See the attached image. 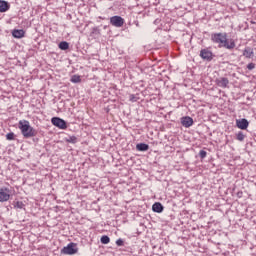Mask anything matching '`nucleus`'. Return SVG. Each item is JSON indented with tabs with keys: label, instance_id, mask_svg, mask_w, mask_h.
Masks as SVG:
<instances>
[{
	"label": "nucleus",
	"instance_id": "obj_4",
	"mask_svg": "<svg viewBox=\"0 0 256 256\" xmlns=\"http://www.w3.org/2000/svg\"><path fill=\"white\" fill-rule=\"evenodd\" d=\"M51 123L54 127H58V129H67V122L59 117H53Z\"/></svg>",
	"mask_w": 256,
	"mask_h": 256
},
{
	"label": "nucleus",
	"instance_id": "obj_11",
	"mask_svg": "<svg viewBox=\"0 0 256 256\" xmlns=\"http://www.w3.org/2000/svg\"><path fill=\"white\" fill-rule=\"evenodd\" d=\"M243 57H246V59H253V57H255V52H253V48L247 46L243 51Z\"/></svg>",
	"mask_w": 256,
	"mask_h": 256
},
{
	"label": "nucleus",
	"instance_id": "obj_18",
	"mask_svg": "<svg viewBox=\"0 0 256 256\" xmlns=\"http://www.w3.org/2000/svg\"><path fill=\"white\" fill-rule=\"evenodd\" d=\"M100 242L102 245H109V243H111V238H109L107 235H103L100 239Z\"/></svg>",
	"mask_w": 256,
	"mask_h": 256
},
{
	"label": "nucleus",
	"instance_id": "obj_29",
	"mask_svg": "<svg viewBox=\"0 0 256 256\" xmlns=\"http://www.w3.org/2000/svg\"><path fill=\"white\" fill-rule=\"evenodd\" d=\"M252 24H255V22L251 21Z\"/></svg>",
	"mask_w": 256,
	"mask_h": 256
},
{
	"label": "nucleus",
	"instance_id": "obj_7",
	"mask_svg": "<svg viewBox=\"0 0 256 256\" xmlns=\"http://www.w3.org/2000/svg\"><path fill=\"white\" fill-rule=\"evenodd\" d=\"M110 23L113 27H123L125 20L121 16H113L110 18Z\"/></svg>",
	"mask_w": 256,
	"mask_h": 256
},
{
	"label": "nucleus",
	"instance_id": "obj_17",
	"mask_svg": "<svg viewBox=\"0 0 256 256\" xmlns=\"http://www.w3.org/2000/svg\"><path fill=\"white\" fill-rule=\"evenodd\" d=\"M58 47L61 49V51H67V49H69V42L62 41L58 44Z\"/></svg>",
	"mask_w": 256,
	"mask_h": 256
},
{
	"label": "nucleus",
	"instance_id": "obj_8",
	"mask_svg": "<svg viewBox=\"0 0 256 256\" xmlns=\"http://www.w3.org/2000/svg\"><path fill=\"white\" fill-rule=\"evenodd\" d=\"M215 83L218 87H222L223 89H227L229 87V78L221 77L215 80Z\"/></svg>",
	"mask_w": 256,
	"mask_h": 256
},
{
	"label": "nucleus",
	"instance_id": "obj_25",
	"mask_svg": "<svg viewBox=\"0 0 256 256\" xmlns=\"http://www.w3.org/2000/svg\"><path fill=\"white\" fill-rule=\"evenodd\" d=\"M116 245H117V247H123V245H125V241H123V239L119 238L116 241Z\"/></svg>",
	"mask_w": 256,
	"mask_h": 256
},
{
	"label": "nucleus",
	"instance_id": "obj_21",
	"mask_svg": "<svg viewBox=\"0 0 256 256\" xmlns=\"http://www.w3.org/2000/svg\"><path fill=\"white\" fill-rule=\"evenodd\" d=\"M236 139H237V141H245V134H243V132L239 131L236 134Z\"/></svg>",
	"mask_w": 256,
	"mask_h": 256
},
{
	"label": "nucleus",
	"instance_id": "obj_28",
	"mask_svg": "<svg viewBox=\"0 0 256 256\" xmlns=\"http://www.w3.org/2000/svg\"><path fill=\"white\" fill-rule=\"evenodd\" d=\"M93 33H99V28L94 27V28H93Z\"/></svg>",
	"mask_w": 256,
	"mask_h": 256
},
{
	"label": "nucleus",
	"instance_id": "obj_5",
	"mask_svg": "<svg viewBox=\"0 0 256 256\" xmlns=\"http://www.w3.org/2000/svg\"><path fill=\"white\" fill-rule=\"evenodd\" d=\"M200 57L203 61H213V52L209 48H204L200 51Z\"/></svg>",
	"mask_w": 256,
	"mask_h": 256
},
{
	"label": "nucleus",
	"instance_id": "obj_24",
	"mask_svg": "<svg viewBox=\"0 0 256 256\" xmlns=\"http://www.w3.org/2000/svg\"><path fill=\"white\" fill-rule=\"evenodd\" d=\"M199 157H200V159H205V157H207V151L200 150Z\"/></svg>",
	"mask_w": 256,
	"mask_h": 256
},
{
	"label": "nucleus",
	"instance_id": "obj_19",
	"mask_svg": "<svg viewBox=\"0 0 256 256\" xmlns=\"http://www.w3.org/2000/svg\"><path fill=\"white\" fill-rule=\"evenodd\" d=\"M66 143H72L73 145H75V143H77V137L76 136H69L67 138H65Z\"/></svg>",
	"mask_w": 256,
	"mask_h": 256
},
{
	"label": "nucleus",
	"instance_id": "obj_20",
	"mask_svg": "<svg viewBox=\"0 0 256 256\" xmlns=\"http://www.w3.org/2000/svg\"><path fill=\"white\" fill-rule=\"evenodd\" d=\"M71 83H81V76L73 75L70 79Z\"/></svg>",
	"mask_w": 256,
	"mask_h": 256
},
{
	"label": "nucleus",
	"instance_id": "obj_2",
	"mask_svg": "<svg viewBox=\"0 0 256 256\" xmlns=\"http://www.w3.org/2000/svg\"><path fill=\"white\" fill-rule=\"evenodd\" d=\"M18 129H20L24 139H31V137H37V130L31 126L28 120H20L18 122Z\"/></svg>",
	"mask_w": 256,
	"mask_h": 256
},
{
	"label": "nucleus",
	"instance_id": "obj_6",
	"mask_svg": "<svg viewBox=\"0 0 256 256\" xmlns=\"http://www.w3.org/2000/svg\"><path fill=\"white\" fill-rule=\"evenodd\" d=\"M9 193H11V190H9V188L4 187L0 189V203H5V201H9L11 197Z\"/></svg>",
	"mask_w": 256,
	"mask_h": 256
},
{
	"label": "nucleus",
	"instance_id": "obj_9",
	"mask_svg": "<svg viewBox=\"0 0 256 256\" xmlns=\"http://www.w3.org/2000/svg\"><path fill=\"white\" fill-rule=\"evenodd\" d=\"M236 126L238 127V129H242V131H245L249 127V120L245 118L238 119L236 120Z\"/></svg>",
	"mask_w": 256,
	"mask_h": 256
},
{
	"label": "nucleus",
	"instance_id": "obj_12",
	"mask_svg": "<svg viewBox=\"0 0 256 256\" xmlns=\"http://www.w3.org/2000/svg\"><path fill=\"white\" fill-rule=\"evenodd\" d=\"M165 207L163 206V204H161V202H155L152 205V211L154 213H163Z\"/></svg>",
	"mask_w": 256,
	"mask_h": 256
},
{
	"label": "nucleus",
	"instance_id": "obj_15",
	"mask_svg": "<svg viewBox=\"0 0 256 256\" xmlns=\"http://www.w3.org/2000/svg\"><path fill=\"white\" fill-rule=\"evenodd\" d=\"M137 151H149V144L139 143L136 145Z\"/></svg>",
	"mask_w": 256,
	"mask_h": 256
},
{
	"label": "nucleus",
	"instance_id": "obj_3",
	"mask_svg": "<svg viewBox=\"0 0 256 256\" xmlns=\"http://www.w3.org/2000/svg\"><path fill=\"white\" fill-rule=\"evenodd\" d=\"M79 249L77 248L76 243H69L66 247L62 248L61 253L64 255H75Z\"/></svg>",
	"mask_w": 256,
	"mask_h": 256
},
{
	"label": "nucleus",
	"instance_id": "obj_10",
	"mask_svg": "<svg viewBox=\"0 0 256 256\" xmlns=\"http://www.w3.org/2000/svg\"><path fill=\"white\" fill-rule=\"evenodd\" d=\"M12 37H14V39H23V37H25V30H23V29H14L12 31Z\"/></svg>",
	"mask_w": 256,
	"mask_h": 256
},
{
	"label": "nucleus",
	"instance_id": "obj_27",
	"mask_svg": "<svg viewBox=\"0 0 256 256\" xmlns=\"http://www.w3.org/2000/svg\"><path fill=\"white\" fill-rule=\"evenodd\" d=\"M236 195L238 199H241L243 197V191H238Z\"/></svg>",
	"mask_w": 256,
	"mask_h": 256
},
{
	"label": "nucleus",
	"instance_id": "obj_14",
	"mask_svg": "<svg viewBox=\"0 0 256 256\" xmlns=\"http://www.w3.org/2000/svg\"><path fill=\"white\" fill-rule=\"evenodd\" d=\"M10 8L11 5L9 4V2L5 0H0V13H6V11H9Z\"/></svg>",
	"mask_w": 256,
	"mask_h": 256
},
{
	"label": "nucleus",
	"instance_id": "obj_23",
	"mask_svg": "<svg viewBox=\"0 0 256 256\" xmlns=\"http://www.w3.org/2000/svg\"><path fill=\"white\" fill-rule=\"evenodd\" d=\"M129 101H131L132 103H135L139 101V97H136L134 94H130Z\"/></svg>",
	"mask_w": 256,
	"mask_h": 256
},
{
	"label": "nucleus",
	"instance_id": "obj_1",
	"mask_svg": "<svg viewBox=\"0 0 256 256\" xmlns=\"http://www.w3.org/2000/svg\"><path fill=\"white\" fill-rule=\"evenodd\" d=\"M212 43H216L218 47H224V49H228L229 51L235 49L236 44L234 39H227V33H213L211 34Z\"/></svg>",
	"mask_w": 256,
	"mask_h": 256
},
{
	"label": "nucleus",
	"instance_id": "obj_22",
	"mask_svg": "<svg viewBox=\"0 0 256 256\" xmlns=\"http://www.w3.org/2000/svg\"><path fill=\"white\" fill-rule=\"evenodd\" d=\"M6 139H7V141H15V133L10 132V133L6 134Z\"/></svg>",
	"mask_w": 256,
	"mask_h": 256
},
{
	"label": "nucleus",
	"instance_id": "obj_13",
	"mask_svg": "<svg viewBox=\"0 0 256 256\" xmlns=\"http://www.w3.org/2000/svg\"><path fill=\"white\" fill-rule=\"evenodd\" d=\"M181 123H182L183 127L189 128V127H191V125H193V118H191L189 116L182 117Z\"/></svg>",
	"mask_w": 256,
	"mask_h": 256
},
{
	"label": "nucleus",
	"instance_id": "obj_26",
	"mask_svg": "<svg viewBox=\"0 0 256 256\" xmlns=\"http://www.w3.org/2000/svg\"><path fill=\"white\" fill-rule=\"evenodd\" d=\"M247 69L248 71H253V69H255V63L251 62L247 65Z\"/></svg>",
	"mask_w": 256,
	"mask_h": 256
},
{
	"label": "nucleus",
	"instance_id": "obj_16",
	"mask_svg": "<svg viewBox=\"0 0 256 256\" xmlns=\"http://www.w3.org/2000/svg\"><path fill=\"white\" fill-rule=\"evenodd\" d=\"M12 205L14 209H25V204L23 203V201H14Z\"/></svg>",
	"mask_w": 256,
	"mask_h": 256
}]
</instances>
